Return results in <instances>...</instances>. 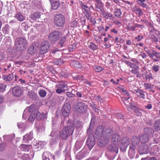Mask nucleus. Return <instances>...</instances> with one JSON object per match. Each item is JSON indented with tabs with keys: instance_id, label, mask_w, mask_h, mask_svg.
Wrapping results in <instances>:
<instances>
[{
	"instance_id": "obj_53",
	"label": "nucleus",
	"mask_w": 160,
	"mask_h": 160,
	"mask_svg": "<svg viewBox=\"0 0 160 160\" xmlns=\"http://www.w3.org/2000/svg\"><path fill=\"white\" fill-rule=\"evenodd\" d=\"M6 145L4 143H2L0 145V151L2 152L4 150Z\"/></svg>"
},
{
	"instance_id": "obj_52",
	"label": "nucleus",
	"mask_w": 160,
	"mask_h": 160,
	"mask_svg": "<svg viewBox=\"0 0 160 160\" xmlns=\"http://www.w3.org/2000/svg\"><path fill=\"white\" fill-rule=\"evenodd\" d=\"M134 107H135L134 106H133L131 104V103L126 107L127 110L130 111H131V110L133 109Z\"/></svg>"
},
{
	"instance_id": "obj_57",
	"label": "nucleus",
	"mask_w": 160,
	"mask_h": 160,
	"mask_svg": "<svg viewBox=\"0 0 160 160\" xmlns=\"http://www.w3.org/2000/svg\"><path fill=\"white\" fill-rule=\"evenodd\" d=\"M154 53H153V55H154V56L155 57L157 58L160 59V53L158 52L155 51Z\"/></svg>"
},
{
	"instance_id": "obj_61",
	"label": "nucleus",
	"mask_w": 160,
	"mask_h": 160,
	"mask_svg": "<svg viewBox=\"0 0 160 160\" xmlns=\"http://www.w3.org/2000/svg\"><path fill=\"white\" fill-rule=\"evenodd\" d=\"M139 56H141L143 59H145L147 58V56L146 54L143 52H141Z\"/></svg>"
},
{
	"instance_id": "obj_6",
	"label": "nucleus",
	"mask_w": 160,
	"mask_h": 160,
	"mask_svg": "<svg viewBox=\"0 0 160 160\" xmlns=\"http://www.w3.org/2000/svg\"><path fill=\"white\" fill-rule=\"evenodd\" d=\"M50 44L47 41H44L42 42L40 46V52L41 54H44L46 53L49 50Z\"/></svg>"
},
{
	"instance_id": "obj_45",
	"label": "nucleus",
	"mask_w": 160,
	"mask_h": 160,
	"mask_svg": "<svg viewBox=\"0 0 160 160\" xmlns=\"http://www.w3.org/2000/svg\"><path fill=\"white\" fill-rule=\"evenodd\" d=\"M43 142L41 141H38V142H36L35 145L38 146V148L40 147L41 148H42L43 147V146H42V144L43 143Z\"/></svg>"
},
{
	"instance_id": "obj_29",
	"label": "nucleus",
	"mask_w": 160,
	"mask_h": 160,
	"mask_svg": "<svg viewBox=\"0 0 160 160\" xmlns=\"http://www.w3.org/2000/svg\"><path fill=\"white\" fill-rule=\"evenodd\" d=\"M87 145L90 149H91L95 144V141H87Z\"/></svg>"
},
{
	"instance_id": "obj_43",
	"label": "nucleus",
	"mask_w": 160,
	"mask_h": 160,
	"mask_svg": "<svg viewBox=\"0 0 160 160\" xmlns=\"http://www.w3.org/2000/svg\"><path fill=\"white\" fill-rule=\"evenodd\" d=\"M6 86L5 84L0 83V92H3L5 89Z\"/></svg>"
},
{
	"instance_id": "obj_7",
	"label": "nucleus",
	"mask_w": 160,
	"mask_h": 160,
	"mask_svg": "<svg viewBox=\"0 0 160 160\" xmlns=\"http://www.w3.org/2000/svg\"><path fill=\"white\" fill-rule=\"evenodd\" d=\"M71 110V106L68 103H65L63 106L61 110V113L64 117H68L69 114Z\"/></svg>"
},
{
	"instance_id": "obj_34",
	"label": "nucleus",
	"mask_w": 160,
	"mask_h": 160,
	"mask_svg": "<svg viewBox=\"0 0 160 160\" xmlns=\"http://www.w3.org/2000/svg\"><path fill=\"white\" fill-rule=\"evenodd\" d=\"M67 85L65 82H62L59 83L57 85L56 87L61 89H63L65 88H67Z\"/></svg>"
},
{
	"instance_id": "obj_56",
	"label": "nucleus",
	"mask_w": 160,
	"mask_h": 160,
	"mask_svg": "<svg viewBox=\"0 0 160 160\" xmlns=\"http://www.w3.org/2000/svg\"><path fill=\"white\" fill-rule=\"evenodd\" d=\"M143 38V36H141L140 35H138L137 37H135V39L137 40L138 42L140 41Z\"/></svg>"
},
{
	"instance_id": "obj_19",
	"label": "nucleus",
	"mask_w": 160,
	"mask_h": 160,
	"mask_svg": "<svg viewBox=\"0 0 160 160\" xmlns=\"http://www.w3.org/2000/svg\"><path fill=\"white\" fill-rule=\"evenodd\" d=\"M20 147L21 150L25 152H28L32 147L30 145H27L24 144L21 145Z\"/></svg>"
},
{
	"instance_id": "obj_3",
	"label": "nucleus",
	"mask_w": 160,
	"mask_h": 160,
	"mask_svg": "<svg viewBox=\"0 0 160 160\" xmlns=\"http://www.w3.org/2000/svg\"><path fill=\"white\" fill-rule=\"evenodd\" d=\"M27 42L22 38H18L15 40V43L20 50H22L27 47Z\"/></svg>"
},
{
	"instance_id": "obj_49",
	"label": "nucleus",
	"mask_w": 160,
	"mask_h": 160,
	"mask_svg": "<svg viewBox=\"0 0 160 160\" xmlns=\"http://www.w3.org/2000/svg\"><path fill=\"white\" fill-rule=\"evenodd\" d=\"M120 137L117 134H114L112 137V140H119L120 139Z\"/></svg>"
},
{
	"instance_id": "obj_16",
	"label": "nucleus",
	"mask_w": 160,
	"mask_h": 160,
	"mask_svg": "<svg viewBox=\"0 0 160 160\" xmlns=\"http://www.w3.org/2000/svg\"><path fill=\"white\" fill-rule=\"evenodd\" d=\"M144 87L145 90H148L150 92L154 93L155 91L153 90V85L151 84L145 83L143 85Z\"/></svg>"
},
{
	"instance_id": "obj_9",
	"label": "nucleus",
	"mask_w": 160,
	"mask_h": 160,
	"mask_svg": "<svg viewBox=\"0 0 160 160\" xmlns=\"http://www.w3.org/2000/svg\"><path fill=\"white\" fill-rule=\"evenodd\" d=\"M108 149L109 151H113L117 153L118 152V145L116 141H113L111 145L108 147Z\"/></svg>"
},
{
	"instance_id": "obj_20",
	"label": "nucleus",
	"mask_w": 160,
	"mask_h": 160,
	"mask_svg": "<svg viewBox=\"0 0 160 160\" xmlns=\"http://www.w3.org/2000/svg\"><path fill=\"white\" fill-rule=\"evenodd\" d=\"M153 127L155 131L160 130V119L156 120L155 121Z\"/></svg>"
},
{
	"instance_id": "obj_44",
	"label": "nucleus",
	"mask_w": 160,
	"mask_h": 160,
	"mask_svg": "<svg viewBox=\"0 0 160 160\" xmlns=\"http://www.w3.org/2000/svg\"><path fill=\"white\" fill-rule=\"evenodd\" d=\"M29 95L31 98L33 99V100L36 99L37 96L35 93L32 92H29Z\"/></svg>"
},
{
	"instance_id": "obj_40",
	"label": "nucleus",
	"mask_w": 160,
	"mask_h": 160,
	"mask_svg": "<svg viewBox=\"0 0 160 160\" xmlns=\"http://www.w3.org/2000/svg\"><path fill=\"white\" fill-rule=\"evenodd\" d=\"M59 51L58 48H54L50 51V54L51 55H54L55 54L57 53Z\"/></svg>"
},
{
	"instance_id": "obj_24",
	"label": "nucleus",
	"mask_w": 160,
	"mask_h": 160,
	"mask_svg": "<svg viewBox=\"0 0 160 160\" xmlns=\"http://www.w3.org/2000/svg\"><path fill=\"white\" fill-rule=\"evenodd\" d=\"M60 136L62 139L63 140L67 139L69 136L67 133H65V132L62 129L60 132Z\"/></svg>"
},
{
	"instance_id": "obj_22",
	"label": "nucleus",
	"mask_w": 160,
	"mask_h": 160,
	"mask_svg": "<svg viewBox=\"0 0 160 160\" xmlns=\"http://www.w3.org/2000/svg\"><path fill=\"white\" fill-rule=\"evenodd\" d=\"M15 17L20 22L23 21L25 19V18L20 12L16 13L15 15Z\"/></svg>"
},
{
	"instance_id": "obj_11",
	"label": "nucleus",
	"mask_w": 160,
	"mask_h": 160,
	"mask_svg": "<svg viewBox=\"0 0 160 160\" xmlns=\"http://www.w3.org/2000/svg\"><path fill=\"white\" fill-rule=\"evenodd\" d=\"M150 153L153 154H156L160 150L159 146L155 144V143L150 144Z\"/></svg>"
},
{
	"instance_id": "obj_32",
	"label": "nucleus",
	"mask_w": 160,
	"mask_h": 160,
	"mask_svg": "<svg viewBox=\"0 0 160 160\" xmlns=\"http://www.w3.org/2000/svg\"><path fill=\"white\" fill-rule=\"evenodd\" d=\"M2 31L4 34H8L9 32V26L8 24H5L4 27L2 28Z\"/></svg>"
},
{
	"instance_id": "obj_15",
	"label": "nucleus",
	"mask_w": 160,
	"mask_h": 160,
	"mask_svg": "<svg viewBox=\"0 0 160 160\" xmlns=\"http://www.w3.org/2000/svg\"><path fill=\"white\" fill-rule=\"evenodd\" d=\"M134 93L136 94L137 97L139 98H142L143 99L145 98L144 92L142 90H135L134 91Z\"/></svg>"
},
{
	"instance_id": "obj_28",
	"label": "nucleus",
	"mask_w": 160,
	"mask_h": 160,
	"mask_svg": "<svg viewBox=\"0 0 160 160\" xmlns=\"http://www.w3.org/2000/svg\"><path fill=\"white\" fill-rule=\"evenodd\" d=\"M132 11L136 12V13L138 14L139 16L142 14V12L141 9L137 8V6H135L132 8Z\"/></svg>"
},
{
	"instance_id": "obj_46",
	"label": "nucleus",
	"mask_w": 160,
	"mask_h": 160,
	"mask_svg": "<svg viewBox=\"0 0 160 160\" xmlns=\"http://www.w3.org/2000/svg\"><path fill=\"white\" fill-rule=\"evenodd\" d=\"M66 94V95L69 98H74L76 97L75 94L70 92H67Z\"/></svg>"
},
{
	"instance_id": "obj_60",
	"label": "nucleus",
	"mask_w": 160,
	"mask_h": 160,
	"mask_svg": "<svg viewBox=\"0 0 160 160\" xmlns=\"http://www.w3.org/2000/svg\"><path fill=\"white\" fill-rule=\"evenodd\" d=\"M83 93L82 92H79L78 91H76V97L79 98H81L82 97V93Z\"/></svg>"
},
{
	"instance_id": "obj_58",
	"label": "nucleus",
	"mask_w": 160,
	"mask_h": 160,
	"mask_svg": "<svg viewBox=\"0 0 160 160\" xmlns=\"http://www.w3.org/2000/svg\"><path fill=\"white\" fill-rule=\"evenodd\" d=\"M93 128V125H90L89 127L87 130V132L88 133H90Z\"/></svg>"
},
{
	"instance_id": "obj_4",
	"label": "nucleus",
	"mask_w": 160,
	"mask_h": 160,
	"mask_svg": "<svg viewBox=\"0 0 160 160\" xmlns=\"http://www.w3.org/2000/svg\"><path fill=\"white\" fill-rule=\"evenodd\" d=\"M54 22L55 25L58 27L63 26L65 22L64 16L62 14H56L54 18Z\"/></svg>"
},
{
	"instance_id": "obj_51",
	"label": "nucleus",
	"mask_w": 160,
	"mask_h": 160,
	"mask_svg": "<svg viewBox=\"0 0 160 160\" xmlns=\"http://www.w3.org/2000/svg\"><path fill=\"white\" fill-rule=\"evenodd\" d=\"M80 5L82 8L84 9V12H86V11H88L87 9L88 8L87 6L84 4L82 2H80Z\"/></svg>"
},
{
	"instance_id": "obj_64",
	"label": "nucleus",
	"mask_w": 160,
	"mask_h": 160,
	"mask_svg": "<svg viewBox=\"0 0 160 160\" xmlns=\"http://www.w3.org/2000/svg\"><path fill=\"white\" fill-rule=\"evenodd\" d=\"M65 160H71L70 156L69 153H67L66 155Z\"/></svg>"
},
{
	"instance_id": "obj_38",
	"label": "nucleus",
	"mask_w": 160,
	"mask_h": 160,
	"mask_svg": "<svg viewBox=\"0 0 160 160\" xmlns=\"http://www.w3.org/2000/svg\"><path fill=\"white\" fill-rule=\"evenodd\" d=\"M35 49L33 45L30 47L28 50V52L30 54H33L35 52Z\"/></svg>"
},
{
	"instance_id": "obj_59",
	"label": "nucleus",
	"mask_w": 160,
	"mask_h": 160,
	"mask_svg": "<svg viewBox=\"0 0 160 160\" xmlns=\"http://www.w3.org/2000/svg\"><path fill=\"white\" fill-rule=\"evenodd\" d=\"M151 38L152 41L153 42H157L158 41V38H157V37L156 36H155L154 35L152 36Z\"/></svg>"
},
{
	"instance_id": "obj_26",
	"label": "nucleus",
	"mask_w": 160,
	"mask_h": 160,
	"mask_svg": "<svg viewBox=\"0 0 160 160\" xmlns=\"http://www.w3.org/2000/svg\"><path fill=\"white\" fill-rule=\"evenodd\" d=\"M146 52L148 54V56L150 57V58H152L154 61L157 62V60L156 59H154L153 58L154 55L153 53H154V52H155V50H146Z\"/></svg>"
},
{
	"instance_id": "obj_47",
	"label": "nucleus",
	"mask_w": 160,
	"mask_h": 160,
	"mask_svg": "<svg viewBox=\"0 0 160 160\" xmlns=\"http://www.w3.org/2000/svg\"><path fill=\"white\" fill-rule=\"evenodd\" d=\"M159 66L157 65H154L152 67V70L154 71V72H157L159 70Z\"/></svg>"
},
{
	"instance_id": "obj_12",
	"label": "nucleus",
	"mask_w": 160,
	"mask_h": 160,
	"mask_svg": "<svg viewBox=\"0 0 160 160\" xmlns=\"http://www.w3.org/2000/svg\"><path fill=\"white\" fill-rule=\"evenodd\" d=\"M43 160H54V156L48 152H44L42 155Z\"/></svg>"
},
{
	"instance_id": "obj_33",
	"label": "nucleus",
	"mask_w": 160,
	"mask_h": 160,
	"mask_svg": "<svg viewBox=\"0 0 160 160\" xmlns=\"http://www.w3.org/2000/svg\"><path fill=\"white\" fill-rule=\"evenodd\" d=\"M115 16L118 18H120L122 15V12L120 9L116 8L114 12Z\"/></svg>"
},
{
	"instance_id": "obj_39",
	"label": "nucleus",
	"mask_w": 160,
	"mask_h": 160,
	"mask_svg": "<svg viewBox=\"0 0 160 160\" xmlns=\"http://www.w3.org/2000/svg\"><path fill=\"white\" fill-rule=\"evenodd\" d=\"M83 13L87 20H90L92 18L91 14L88 12V11H86V12H83Z\"/></svg>"
},
{
	"instance_id": "obj_62",
	"label": "nucleus",
	"mask_w": 160,
	"mask_h": 160,
	"mask_svg": "<svg viewBox=\"0 0 160 160\" xmlns=\"http://www.w3.org/2000/svg\"><path fill=\"white\" fill-rule=\"evenodd\" d=\"M65 90L62 89L61 88H58L56 89V92L58 93H61L62 92H64Z\"/></svg>"
},
{
	"instance_id": "obj_37",
	"label": "nucleus",
	"mask_w": 160,
	"mask_h": 160,
	"mask_svg": "<svg viewBox=\"0 0 160 160\" xmlns=\"http://www.w3.org/2000/svg\"><path fill=\"white\" fill-rule=\"evenodd\" d=\"M40 96L42 98L45 97L47 94V92L45 90L43 89H42L40 90L38 92Z\"/></svg>"
},
{
	"instance_id": "obj_17",
	"label": "nucleus",
	"mask_w": 160,
	"mask_h": 160,
	"mask_svg": "<svg viewBox=\"0 0 160 160\" xmlns=\"http://www.w3.org/2000/svg\"><path fill=\"white\" fill-rule=\"evenodd\" d=\"M100 11L101 12V14L103 17L105 18L106 19H108L109 18H113V15L112 14L109 12H106L102 9L100 10Z\"/></svg>"
},
{
	"instance_id": "obj_48",
	"label": "nucleus",
	"mask_w": 160,
	"mask_h": 160,
	"mask_svg": "<svg viewBox=\"0 0 160 160\" xmlns=\"http://www.w3.org/2000/svg\"><path fill=\"white\" fill-rule=\"evenodd\" d=\"M141 149H142V154H145L147 153L148 152V149H147V147L146 146V147H140Z\"/></svg>"
},
{
	"instance_id": "obj_27",
	"label": "nucleus",
	"mask_w": 160,
	"mask_h": 160,
	"mask_svg": "<svg viewBox=\"0 0 160 160\" xmlns=\"http://www.w3.org/2000/svg\"><path fill=\"white\" fill-rule=\"evenodd\" d=\"M71 64L74 67L77 68H79L81 67V65L80 62L77 61H72L71 62Z\"/></svg>"
},
{
	"instance_id": "obj_54",
	"label": "nucleus",
	"mask_w": 160,
	"mask_h": 160,
	"mask_svg": "<svg viewBox=\"0 0 160 160\" xmlns=\"http://www.w3.org/2000/svg\"><path fill=\"white\" fill-rule=\"evenodd\" d=\"M129 98V97H128L127 98H125V100L124 101L123 103L126 107L131 104V103L129 102L128 100Z\"/></svg>"
},
{
	"instance_id": "obj_41",
	"label": "nucleus",
	"mask_w": 160,
	"mask_h": 160,
	"mask_svg": "<svg viewBox=\"0 0 160 160\" xmlns=\"http://www.w3.org/2000/svg\"><path fill=\"white\" fill-rule=\"evenodd\" d=\"M93 68L95 71L97 72H99L101 71L103 69L102 67L98 66H93Z\"/></svg>"
},
{
	"instance_id": "obj_63",
	"label": "nucleus",
	"mask_w": 160,
	"mask_h": 160,
	"mask_svg": "<svg viewBox=\"0 0 160 160\" xmlns=\"http://www.w3.org/2000/svg\"><path fill=\"white\" fill-rule=\"evenodd\" d=\"M121 91L124 93L127 96H129V94L128 92L126 90L124 89L123 88H122L121 89Z\"/></svg>"
},
{
	"instance_id": "obj_31",
	"label": "nucleus",
	"mask_w": 160,
	"mask_h": 160,
	"mask_svg": "<svg viewBox=\"0 0 160 160\" xmlns=\"http://www.w3.org/2000/svg\"><path fill=\"white\" fill-rule=\"evenodd\" d=\"M33 138L32 134L30 132L29 134H27L23 136L24 140H31Z\"/></svg>"
},
{
	"instance_id": "obj_36",
	"label": "nucleus",
	"mask_w": 160,
	"mask_h": 160,
	"mask_svg": "<svg viewBox=\"0 0 160 160\" xmlns=\"http://www.w3.org/2000/svg\"><path fill=\"white\" fill-rule=\"evenodd\" d=\"M89 48L92 50L94 51L98 49V47L94 43L92 42H90L89 45Z\"/></svg>"
},
{
	"instance_id": "obj_50",
	"label": "nucleus",
	"mask_w": 160,
	"mask_h": 160,
	"mask_svg": "<svg viewBox=\"0 0 160 160\" xmlns=\"http://www.w3.org/2000/svg\"><path fill=\"white\" fill-rule=\"evenodd\" d=\"M89 136L87 138V140H92V139H96L95 137H94V135L93 136L92 133H89Z\"/></svg>"
},
{
	"instance_id": "obj_30",
	"label": "nucleus",
	"mask_w": 160,
	"mask_h": 160,
	"mask_svg": "<svg viewBox=\"0 0 160 160\" xmlns=\"http://www.w3.org/2000/svg\"><path fill=\"white\" fill-rule=\"evenodd\" d=\"M66 39V37L65 36L62 37L60 39V40L58 42V44L60 45L61 47H63L65 45L64 43Z\"/></svg>"
},
{
	"instance_id": "obj_8",
	"label": "nucleus",
	"mask_w": 160,
	"mask_h": 160,
	"mask_svg": "<svg viewBox=\"0 0 160 160\" xmlns=\"http://www.w3.org/2000/svg\"><path fill=\"white\" fill-rule=\"evenodd\" d=\"M60 32L57 31H54L52 32L49 35V38L50 40L53 42L57 41L60 37Z\"/></svg>"
},
{
	"instance_id": "obj_13",
	"label": "nucleus",
	"mask_w": 160,
	"mask_h": 160,
	"mask_svg": "<svg viewBox=\"0 0 160 160\" xmlns=\"http://www.w3.org/2000/svg\"><path fill=\"white\" fill-rule=\"evenodd\" d=\"M22 90L18 87H15L12 89V94L14 96L17 97H19L22 94Z\"/></svg>"
},
{
	"instance_id": "obj_23",
	"label": "nucleus",
	"mask_w": 160,
	"mask_h": 160,
	"mask_svg": "<svg viewBox=\"0 0 160 160\" xmlns=\"http://www.w3.org/2000/svg\"><path fill=\"white\" fill-rule=\"evenodd\" d=\"M45 15L43 14H41L39 12H35L31 16L32 18L34 20L41 18V17H43Z\"/></svg>"
},
{
	"instance_id": "obj_1",
	"label": "nucleus",
	"mask_w": 160,
	"mask_h": 160,
	"mask_svg": "<svg viewBox=\"0 0 160 160\" xmlns=\"http://www.w3.org/2000/svg\"><path fill=\"white\" fill-rule=\"evenodd\" d=\"M112 133L111 129H107L104 130L102 126H99L96 129L94 137L96 139L108 140L110 139Z\"/></svg>"
},
{
	"instance_id": "obj_21",
	"label": "nucleus",
	"mask_w": 160,
	"mask_h": 160,
	"mask_svg": "<svg viewBox=\"0 0 160 160\" xmlns=\"http://www.w3.org/2000/svg\"><path fill=\"white\" fill-rule=\"evenodd\" d=\"M14 78V75L12 73H10L8 76L3 75L2 78L3 80L6 81H11Z\"/></svg>"
},
{
	"instance_id": "obj_35",
	"label": "nucleus",
	"mask_w": 160,
	"mask_h": 160,
	"mask_svg": "<svg viewBox=\"0 0 160 160\" xmlns=\"http://www.w3.org/2000/svg\"><path fill=\"white\" fill-rule=\"evenodd\" d=\"M108 143V141H98V146L103 147L105 146Z\"/></svg>"
},
{
	"instance_id": "obj_10",
	"label": "nucleus",
	"mask_w": 160,
	"mask_h": 160,
	"mask_svg": "<svg viewBox=\"0 0 160 160\" xmlns=\"http://www.w3.org/2000/svg\"><path fill=\"white\" fill-rule=\"evenodd\" d=\"M74 129V126L73 124H70L69 126L64 127L62 129L69 135L72 134Z\"/></svg>"
},
{
	"instance_id": "obj_25",
	"label": "nucleus",
	"mask_w": 160,
	"mask_h": 160,
	"mask_svg": "<svg viewBox=\"0 0 160 160\" xmlns=\"http://www.w3.org/2000/svg\"><path fill=\"white\" fill-rule=\"evenodd\" d=\"M33 155L30 153H24L22 156V158L24 160H30V159L33 158Z\"/></svg>"
},
{
	"instance_id": "obj_55",
	"label": "nucleus",
	"mask_w": 160,
	"mask_h": 160,
	"mask_svg": "<svg viewBox=\"0 0 160 160\" xmlns=\"http://www.w3.org/2000/svg\"><path fill=\"white\" fill-rule=\"evenodd\" d=\"M96 119V117L95 116H92V117L90 125H93V124L94 123Z\"/></svg>"
},
{
	"instance_id": "obj_18",
	"label": "nucleus",
	"mask_w": 160,
	"mask_h": 160,
	"mask_svg": "<svg viewBox=\"0 0 160 160\" xmlns=\"http://www.w3.org/2000/svg\"><path fill=\"white\" fill-rule=\"evenodd\" d=\"M96 2V3H95V8L97 9V10H98V9L100 10L102 9V7L103 6V4L102 1L100 0H95Z\"/></svg>"
},
{
	"instance_id": "obj_5",
	"label": "nucleus",
	"mask_w": 160,
	"mask_h": 160,
	"mask_svg": "<svg viewBox=\"0 0 160 160\" xmlns=\"http://www.w3.org/2000/svg\"><path fill=\"white\" fill-rule=\"evenodd\" d=\"M74 109L78 113L85 112L87 110L88 106L86 104L82 102H78L75 105Z\"/></svg>"
},
{
	"instance_id": "obj_42",
	"label": "nucleus",
	"mask_w": 160,
	"mask_h": 160,
	"mask_svg": "<svg viewBox=\"0 0 160 160\" xmlns=\"http://www.w3.org/2000/svg\"><path fill=\"white\" fill-rule=\"evenodd\" d=\"M139 70V67L138 66H135V68L132 69L131 72L132 73L134 74V75L137 74H138Z\"/></svg>"
},
{
	"instance_id": "obj_14",
	"label": "nucleus",
	"mask_w": 160,
	"mask_h": 160,
	"mask_svg": "<svg viewBox=\"0 0 160 160\" xmlns=\"http://www.w3.org/2000/svg\"><path fill=\"white\" fill-rule=\"evenodd\" d=\"M52 5V9L56 10L60 5L59 2L58 0H50Z\"/></svg>"
},
{
	"instance_id": "obj_2",
	"label": "nucleus",
	"mask_w": 160,
	"mask_h": 160,
	"mask_svg": "<svg viewBox=\"0 0 160 160\" xmlns=\"http://www.w3.org/2000/svg\"><path fill=\"white\" fill-rule=\"evenodd\" d=\"M27 110L29 112H32L31 114L28 119L29 121L33 122L35 118L38 120H40L43 118V115L39 112L37 109L35 110L33 105H31L28 108Z\"/></svg>"
}]
</instances>
